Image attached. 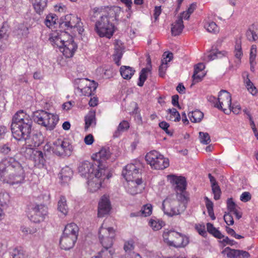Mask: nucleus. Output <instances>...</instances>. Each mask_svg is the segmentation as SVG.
<instances>
[{
    "label": "nucleus",
    "instance_id": "nucleus-12",
    "mask_svg": "<svg viewBox=\"0 0 258 258\" xmlns=\"http://www.w3.org/2000/svg\"><path fill=\"white\" fill-rule=\"evenodd\" d=\"M218 103L215 104V107L222 110L225 114L230 113L229 110L231 105V94L225 90H221L217 98Z\"/></svg>",
    "mask_w": 258,
    "mask_h": 258
},
{
    "label": "nucleus",
    "instance_id": "nucleus-60",
    "mask_svg": "<svg viewBox=\"0 0 258 258\" xmlns=\"http://www.w3.org/2000/svg\"><path fill=\"white\" fill-rule=\"evenodd\" d=\"M251 199V195L249 192L244 191L240 196V199L243 202L249 201Z\"/></svg>",
    "mask_w": 258,
    "mask_h": 258
},
{
    "label": "nucleus",
    "instance_id": "nucleus-11",
    "mask_svg": "<svg viewBox=\"0 0 258 258\" xmlns=\"http://www.w3.org/2000/svg\"><path fill=\"white\" fill-rule=\"evenodd\" d=\"M73 150L72 146L67 140L58 139L53 142L52 152L58 156H69Z\"/></svg>",
    "mask_w": 258,
    "mask_h": 258
},
{
    "label": "nucleus",
    "instance_id": "nucleus-28",
    "mask_svg": "<svg viewBox=\"0 0 258 258\" xmlns=\"http://www.w3.org/2000/svg\"><path fill=\"white\" fill-rule=\"evenodd\" d=\"M47 0H32L33 7L36 12L39 14L43 12L46 7Z\"/></svg>",
    "mask_w": 258,
    "mask_h": 258
},
{
    "label": "nucleus",
    "instance_id": "nucleus-42",
    "mask_svg": "<svg viewBox=\"0 0 258 258\" xmlns=\"http://www.w3.org/2000/svg\"><path fill=\"white\" fill-rule=\"evenodd\" d=\"M234 54L235 57L240 60L243 55V52L241 48V41L240 39L236 40Z\"/></svg>",
    "mask_w": 258,
    "mask_h": 258
},
{
    "label": "nucleus",
    "instance_id": "nucleus-56",
    "mask_svg": "<svg viewBox=\"0 0 258 258\" xmlns=\"http://www.w3.org/2000/svg\"><path fill=\"white\" fill-rule=\"evenodd\" d=\"M11 151V147L9 144H6L0 146V154L4 155H9Z\"/></svg>",
    "mask_w": 258,
    "mask_h": 258
},
{
    "label": "nucleus",
    "instance_id": "nucleus-1",
    "mask_svg": "<svg viewBox=\"0 0 258 258\" xmlns=\"http://www.w3.org/2000/svg\"><path fill=\"white\" fill-rule=\"evenodd\" d=\"M78 170L82 176L88 179L89 189L91 192L99 189L104 180L108 179L112 176L110 170L105 165H94L87 161L80 164Z\"/></svg>",
    "mask_w": 258,
    "mask_h": 258
},
{
    "label": "nucleus",
    "instance_id": "nucleus-49",
    "mask_svg": "<svg viewBox=\"0 0 258 258\" xmlns=\"http://www.w3.org/2000/svg\"><path fill=\"white\" fill-rule=\"evenodd\" d=\"M152 211V206L151 204H147L144 205L142 209L140 211L141 212L142 217H147L150 216Z\"/></svg>",
    "mask_w": 258,
    "mask_h": 258
},
{
    "label": "nucleus",
    "instance_id": "nucleus-50",
    "mask_svg": "<svg viewBox=\"0 0 258 258\" xmlns=\"http://www.w3.org/2000/svg\"><path fill=\"white\" fill-rule=\"evenodd\" d=\"M199 138L201 143L208 145L211 142V138L208 133L200 132Z\"/></svg>",
    "mask_w": 258,
    "mask_h": 258
},
{
    "label": "nucleus",
    "instance_id": "nucleus-52",
    "mask_svg": "<svg viewBox=\"0 0 258 258\" xmlns=\"http://www.w3.org/2000/svg\"><path fill=\"white\" fill-rule=\"evenodd\" d=\"M167 112L171 114V116H173L174 117L173 119L174 121H179L180 120V114L175 108L168 109ZM170 119H172V116H171Z\"/></svg>",
    "mask_w": 258,
    "mask_h": 258
},
{
    "label": "nucleus",
    "instance_id": "nucleus-22",
    "mask_svg": "<svg viewBox=\"0 0 258 258\" xmlns=\"http://www.w3.org/2000/svg\"><path fill=\"white\" fill-rule=\"evenodd\" d=\"M42 135L40 134H35L31 136H30V135L29 138L24 140H28V143L29 144V146L38 147L42 143Z\"/></svg>",
    "mask_w": 258,
    "mask_h": 258
},
{
    "label": "nucleus",
    "instance_id": "nucleus-19",
    "mask_svg": "<svg viewBox=\"0 0 258 258\" xmlns=\"http://www.w3.org/2000/svg\"><path fill=\"white\" fill-rule=\"evenodd\" d=\"M79 230V227L75 223H71L66 226L62 234L72 237L73 236L78 239Z\"/></svg>",
    "mask_w": 258,
    "mask_h": 258
},
{
    "label": "nucleus",
    "instance_id": "nucleus-39",
    "mask_svg": "<svg viewBox=\"0 0 258 258\" xmlns=\"http://www.w3.org/2000/svg\"><path fill=\"white\" fill-rule=\"evenodd\" d=\"M205 28L210 33L216 34L219 32V29L217 24L214 22H206L204 25Z\"/></svg>",
    "mask_w": 258,
    "mask_h": 258
},
{
    "label": "nucleus",
    "instance_id": "nucleus-34",
    "mask_svg": "<svg viewBox=\"0 0 258 258\" xmlns=\"http://www.w3.org/2000/svg\"><path fill=\"white\" fill-rule=\"evenodd\" d=\"M115 235V234L114 233H111V236L99 238L100 242L104 248H111Z\"/></svg>",
    "mask_w": 258,
    "mask_h": 258
},
{
    "label": "nucleus",
    "instance_id": "nucleus-61",
    "mask_svg": "<svg viewBox=\"0 0 258 258\" xmlns=\"http://www.w3.org/2000/svg\"><path fill=\"white\" fill-rule=\"evenodd\" d=\"M224 219L226 223L228 225H232L234 224L233 217L230 213L225 214L224 216Z\"/></svg>",
    "mask_w": 258,
    "mask_h": 258
},
{
    "label": "nucleus",
    "instance_id": "nucleus-48",
    "mask_svg": "<svg viewBox=\"0 0 258 258\" xmlns=\"http://www.w3.org/2000/svg\"><path fill=\"white\" fill-rule=\"evenodd\" d=\"M57 20V18L55 14H49L48 15L45 20V24L47 27L50 28L53 25L56 24V21Z\"/></svg>",
    "mask_w": 258,
    "mask_h": 258
},
{
    "label": "nucleus",
    "instance_id": "nucleus-45",
    "mask_svg": "<svg viewBox=\"0 0 258 258\" xmlns=\"http://www.w3.org/2000/svg\"><path fill=\"white\" fill-rule=\"evenodd\" d=\"M238 249H231L229 247H226L222 253L226 254L229 258H237Z\"/></svg>",
    "mask_w": 258,
    "mask_h": 258
},
{
    "label": "nucleus",
    "instance_id": "nucleus-6",
    "mask_svg": "<svg viewBox=\"0 0 258 258\" xmlns=\"http://www.w3.org/2000/svg\"><path fill=\"white\" fill-rule=\"evenodd\" d=\"M162 236L164 241L167 245L176 248L184 247L189 243L188 237L172 230H164Z\"/></svg>",
    "mask_w": 258,
    "mask_h": 258
},
{
    "label": "nucleus",
    "instance_id": "nucleus-55",
    "mask_svg": "<svg viewBox=\"0 0 258 258\" xmlns=\"http://www.w3.org/2000/svg\"><path fill=\"white\" fill-rule=\"evenodd\" d=\"M162 223L163 222L162 221H157L152 219L149 221V224L150 226L155 231L160 229L162 227Z\"/></svg>",
    "mask_w": 258,
    "mask_h": 258
},
{
    "label": "nucleus",
    "instance_id": "nucleus-15",
    "mask_svg": "<svg viewBox=\"0 0 258 258\" xmlns=\"http://www.w3.org/2000/svg\"><path fill=\"white\" fill-rule=\"evenodd\" d=\"M110 210V203L107 196L104 195L102 197L98 208V215L100 217H104L107 214Z\"/></svg>",
    "mask_w": 258,
    "mask_h": 258
},
{
    "label": "nucleus",
    "instance_id": "nucleus-58",
    "mask_svg": "<svg viewBox=\"0 0 258 258\" xmlns=\"http://www.w3.org/2000/svg\"><path fill=\"white\" fill-rule=\"evenodd\" d=\"M130 185L131 187H129L128 191L131 195H134L141 192V189H139L138 187L139 185H138L137 184L133 185L131 182L130 183Z\"/></svg>",
    "mask_w": 258,
    "mask_h": 258
},
{
    "label": "nucleus",
    "instance_id": "nucleus-9",
    "mask_svg": "<svg viewBox=\"0 0 258 258\" xmlns=\"http://www.w3.org/2000/svg\"><path fill=\"white\" fill-rule=\"evenodd\" d=\"M21 152L26 158H29L32 160L35 166L41 168L43 167L45 165L46 160L44 154L42 151L26 146L21 148Z\"/></svg>",
    "mask_w": 258,
    "mask_h": 258
},
{
    "label": "nucleus",
    "instance_id": "nucleus-36",
    "mask_svg": "<svg viewBox=\"0 0 258 258\" xmlns=\"http://www.w3.org/2000/svg\"><path fill=\"white\" fill-rule=\"evenodd\" d=\"M207 231L210 234H212L217 238L221 239L224 237V235H223L220 231L214 227L213 225L210 223H208L207 224Z\"/></svg>",
    "mask_w": 258,
    "mask_h": 258
},
{
    "label": "nucleus",
    "instance_id": "nucleus-63",
    "mask_svg": "<svg viewBox=\"0 0 258 258\" xmlns=\"http://www.w3.org/2000/svg\"><path fill=\"white\" fill-rule=\"evenodd\" d=\"M114 74V71L111 67H108L104 70V76L105 78H111L113 76Z\"/></svg>",
    "mask_w": 258,
    "mask_h": 258
},
{
    "label": "nucleus",
    "instance_id": "nucleus-14",
    "mask_svg": "<svg viewBox=\"0 0 258 258\" xmlns=\"http://www.w3.org/2000/svg\"><path fill=\"white\" fill-rule=\"evenodd\" d=\"M47 214V208L43 205H37L32 209L29 214V218L34 223L43 221Z\"/></svg>",
    "mask_w": 258,
    "mask_h": 258
},
{
    "label": "nucleus",
    "instance_id": "nucleus-2",
    "mask_svg": "<svg viewBox=\"0 0 258 258\" xmlns=\"http://www.w3.org/2000/svg\"><path fill=\"white\" fill-rule=\"evenodd\" d=\"M2 177L11 185L23 183L25 173L21 164L14 157L3 159L0 162V178Z\"/></svg>",
    "mask_w": 258,
    "mask_h": 258
},
{
    "label": "nucleus",
    "instance_id": "nucleus-20",
    "mask_svg": "<svg viewBox=\"0 0 258 258\" xmlns=\"http://www.w3.org/2000/svg\"><path fill=\"white\" fill-rule=\"evenodd\" d=\"M247 39L251 42L258 39V27L254 24L250 25L246 32Z\"/></svg>",
    "mask_w": 258,
    "mask_h": 258
},
{
    "label": "nucleus",
    "instance_id": "nucleus-59",
    "mask_svg": "<svg viewBox=\"0 0 258 258\" xmlns=\"http://www.w3.org/2000/svg\"><path fill=\"white\" fill-rule=\"evenodd\" d=\"M227 209L230 212H232L236 209V205L233 202L232 198L228 199L227 201Z\"/></svg>",
    "mask_w": 258,
    "mask_h": 258
},
{
    "label": "nucleus",
    "instance_id": "nucleus-4",
    "mask_svg": "<svg viewBox=\"0 0 258 258\" xmlns=\"http://www.w3.org/2000/svg\"><path fill=\"white\" fill-rule=\"evenodd\" d=\"M120 10L118 7L108 8L105 13L100 16L95 24V30L100 37L110 38L114 31L113 21L117 20V12Z\"/></svg>",
    "mask_w": 258,
    "mask_h": 258
},
{
    "label": "nucleus",
    "instance_id": "nucleus-51",
    "mask_svg": "<svg viewBox=\"0 0 258 258\" xmlns=\"http://www.w3.org/2000/svg\"><path fill=\"white\" fill-rule=\"evenodd\" d=\"M212 192L214 194V199L215 200H218L221 197V191L218 184L211 186Z\"/></svg>",
    "mask_w": 258,
    "mask_h": 258
},
{
    "label": "nucleus",
    "instance_id": "nucleus-43",
    "mask_svg": "<svg viewBox=\"0 0 258 258\" xmlns=\"http://www.w3.org/2000/svg\"><path fill=\"white\" fill-rule=\"evenodd\" d=\"M245 85L247 90L252 95L254 96L257 94V90L256 88L248 78L245 80Z\"/></svg>",
    "mask_w": 258,
    "mask_h": 258
},
{
    "label": "nucleus",
    "instance_id": "nucleus-13",
    "mask_svg": "<svg viewBox=\"0 0 258 258\" xmlns=\"http://www.w3.org/2000/svg\"><path fill=\"white\" fill-rule=\"evenodd\" d=\"M178 203L176 201L170 198H166L162 203V209L165 214L169 216L178 215L182 212L177 207Z\"/></svg>",
    "mask_w": 258,
    "mask_h": 258
},
{
    "label": "nucleus",
    "instance_id": "nucleus-53",
    "mask_svg": "<svg viewBox=\"0 0 258 258\" xmlns=\"http://www.w3.org/2000/svg\"><path fill=\"white\" fill-rule=\"evenodd\" d=\"M205 74L204 72L198 73L194 72V74L192 76L193 83L192 85L195 83L200 82L203 78L205 76Z\"/></svg>",
    "mask_w": 258,
    "mask_h": 258
},
{
    "label": "nucleus",
    "instance_id": "nucleus-57",
    "mask_svg": "<svg viewBox=\"0 0 258 258\" xmlns=\"http://www.w3.org/2000/svg\"><path fill=\"white\" fill-rule=\"evenodd\" d=\"M8 28L5 25H3L0 29V38L4 40L7 39L8 37Z\"/></svg>",
    "mask_w": 258,
    "mask_h": 258
},
{
    "label": "nucleus",
    "instance_id": "nucleus-35",
    "mask_svg": "<svg viewBox=\"0 0 258 258\" xmlns=\"http://www.w3.org/2000/svg\"><path fill=\"white\" fill-rule=\"evenodd\" d=\"M207 231L210 234H212L217 238L221 239L224 237V235H223L220 231L214 227L213 225L210 223H208L207 224Z\"/></svg>",
    "mask_w": 258,
    "mask_h": 258
},
{
    "label": "nucleus",
    "instance_id": "nucleus-21",
    "mask_svg": "<svg viewBox=\"0 0 258 258\" xmlns=\"http://www.w3.org/2000/svg\"><path fill=\"white\" fill-rule=\"evenodd\" d=\"M169 165V162L168 158H164L162 155L158 157V160H156L155 164H154L151 167L155 169H164L168 167Z\"/></svg>",
    "mask_w": 258,
    "mask_h": 258
},
{
    "label": "nucleus",
    "instance_id": "nucleus-25",
    "mask_svg": "<svg viewBox=\"0 0 258 258\" xmlns=\"http://www.w3.org/2000/svg\"><path fill=\"white\" fill-rule=\"evenodd\" d=\"M135 71L129 66H121L120 68V73L124 79L130 80L133 76Z\"/></svg>",
    "mask_w": 258,
    "mask_h": 258
},
{
    "label": "nucleus",
    "instance_id": "nucleus-18",
    "mask_svg": "<svg viewBox=\"0 0 258 258\" xmlns=\"http://www.w3.org/2000/svg\"><path fill=\"white\" fill-rule=\"evenodd\" d=\"M172 182L175 184V190L176 192H181L185 191L186 187V181L185 177L183 176H177L172 175Z\"/></svg>",
    "mask_w": 258,
    "mask_h": 258
},
{
    "label": "nucleus",
    "instance_id": "nucleus-47",
    "mask_svg": "<svg viewBox=\"0 0 258 258\" xmlns=\"http://www.w3.org/2000/svg\"><path fill=\"white\" fill-rule=\"evenodd\" d=\"M89 80L86 78L77 79L75 80V84L78 85V89L81 90L89 85Z\"/></svg>",
    "mask_w": 258,
    "mask_h": 258
},
{
    "label": "nucleus",
    "instance_id": "nucleus-44",
    "mask_svg": "<svg viewBox=\"0 0 258 258\" xmlns=\"http://www.w3.org/2000/svg\"><path fill=\"white\" fill-rule=\"evenodd\" d=\"M150 71V69L147 68H144L141 70L139 79V81L138 83V85L139 86L142 87L143 86L144 83L147 78L146 74L147 73V72Z\"/></svg>",
    "mask_w": 258,
    "mask_h": 258
},
{
    "label": "nucleus",
    "instance_id": "nucleus-23",
    "mask_svg": "<svg viewBox=\"0 0 258 258\" xmlns=\"http://www.w3.org/2000/svg\"><path fill=\"white\" fill-rule=\"evenodd\" d=\"M184 28L183 21L181 19H177L171 25V34L173 36H177L180 34Z\"/></svg>",
    "mask_w": 258,
    "mask_h": 258
},
{
    "label": "nucleus",
    "instance_id": "nucleus-7",
    "mask_svg": "<svg viewBox=\"0 0 258 258\" xmlns=\"http://www.w3.org/2000/svg\"><path fill=\"white\" fill-rule=\"evenodd\" d=\"M59 27L64 30H72V32L77 31L79 34H82L84 31L83 23L81 19L73 15H67L63 19L60 20Z\"/></svg>",
    "mask_w": 258,
    "mask_h": 258
},
{
    "label": "nucleus",
    "instance_id": "nucleus-24",
    "mask_svg": "<svg viewBox=\"0 0 258 258\" xmlns=\"http://www.w3.org/2000/svg\"><path fill=\"white\" fill-rule=\"evenodd\" d=\"M57 210L59 212L66 216L69 212V207L67 205V200L64 196L60 197L57 203Z\"/></svg>",
    "mask_w": 258,
    "mask_h": 258
},
{
    "label": "nucleus",
    "instance_id": "nucleus-30",
    "mask_svg": "<svg viewBox=\"0 0 258 258\" xmlns=\"http://www.w3.org/2000/svg\"><path fill=\"white\" fill-rule=\"evenodd\" d=\"M105 223H103L99 231V238H103L106 237L111 236V233H114L115 230L112 227H106L104 226Z\"/></svg>",
    "mask_w": 258,
    "mask_h": 258
},
{
    "label": "nucleus",
    "instance_id": "nucleus-8",
    "mask_svg": "<svg viewBox=\"0 0 258 258\" xmlns=\"http://www.w3.org/2000/svg\"><path fill=\"white\" fill-rule=\"evenodd\" d=\"M54 43L59 48L64 56L67 58L73 57L76 51L78 46L72 38L65 41L60 36H57L53 39Z\"/></svg>",
    "mask_w": 258,
    "mask_h": 258
},
{
    "label": "nucleus",
    "instance_id": "nucleus-64",
    "mask_svg": "<svg viewBox=\"0 0 258 258\" xmlns=\"http://www.w3.org/2000/svg\"><path fill=\"white\" fill-rule=\"evenodd\" d=\"M134 242L133 240H130L127 242H125L123 248L124 250L127 251H131L134 248Z\"/></svg>",
    "mask_w": 258,
    "mask_h": 258
},
{
    "label": "nucleus",
    "instance_id": "nucleus-17",
    "mask_svg": "<svg viewBox=\"0 0 258 258\" xmlns=\"http://www.w3.org/2000/svg\"><path fill=\"white\" fill-rule=\"evenodd\" d=\"M111 153L108 148H102L98 153L95 154L96 158L97 165H105L108 168L106 163V160L110 157Z\"/></svg>",
    "mask_w": 258,
    "mask_h": 258
},
{
    "label": "nucleus",
    "instance_id": "nucleus-31",
    "mask_svg": "<svg viewBox=\"0 0 258 258\" xmlns=\"http://www.w3.org/2000/svg\"><path fill=\"white\" fill-rule=\"evenodd\" d=\"M130 127L129 123L126 120H123L119 124L117 130L113 134L114 138L118 137L122 132L127 131Z\"/></svg>",
    "mask_w": 258,
    "mask_h": 258
},
{
    "label": "nucleus",
    "instance_id": "nucleus-40",
    "mask_svg": "<svg viewBox=\"0 0 258 258\" xmlns=\"http://www.w3.org/2000/svg\"><path fill=\"white\" fill-rule=\"evenodd\" d=\"M15 32L19 36H27L29 33L28 28L23 23L19 24L15 30Z\"/></svg>",
    "mask_w": 258,
    "mask_h": 258
},
{
    "label": "nucleus",
    "instance_id": "nucleus-37",
    "mask_svg": "<svg viewBox=\"0 0 258 258\" xmlns=\"http://www.w3.org/2000/svg\"><path fill=\"white\" fill-rule=\"evenodd\" d=\"M97 86L98 84L93 81L92 84L89 83V85L83 90H81V91L85 96H89L92 95V92L96 90Z\"/></svg>",
    "mask_w": 258,
    "mask_h": 258
},
{
    "label": "nucleus",
    "instance_id": "nucleus-32",
    "mask_svg": "<svg viewBox=\"0 0 258 258\" xmlns=\"http://www.w3.org/2000/svg\"><path fill=\"white\" fill-rule=\"evenodd\" d=\"M188 116L191 122H200L204 117V113L199 110H196L190 112Z\"/></svg>",
    "mask_w": 258,
    "mask_h": 258
},
{
    "label": "nucleus",
    "instance_id": "nucleus-62",
    "mask_svg": "<svg viewBox=\"0 0 258 258\" xmlns=\"http://www.w3.org/2000/svg\"><path fill=\"white\" fill-rule=\"evenodd\" d=\"M159 127L163 130L166 134L169 135L171 136L172 135V133H171L168 130V127H169V124L166 121H163L159 123Z\"/></svg>",
    "mask_w": 258,
    "mask_h": 258
},
{
    "label": "nucleus",
    "instance_id": "nucleus-41",
    "mask_svg": "<svg viewBox=\"0 0 258 258\" xmlns=\"http://www.w3.org/2000/svg\"><path fill=\"white\" fill-rule=\"evenodd\" d=\"M226 53L227 52L226 51H220L218 50H213L208 55V60L210 61L217 58L221 57L224 56Z\"/></svg>",
    "mask_w": 258,
    "mask_h": 258
},
{
    "label": "nucleus",
    "instance_id": "nucleus-38",
    "mask_svg": "<svg viewBox=\"0 0 258 258\" xmlns=\"http://www.w3.org/2000/svg\"><path fill=\"white\" fill-rule=\"evenodd\" d=\"M62 180L67 182L69 181L73 175V171L68 167L62 168L60 173Z\"/></svg>",
    "mask_w": 258,
    "mask_h": 258
},
{
    "label": "nucleus",
    "instance_id": "nucleus-16",
    "mask_svg": "<svg viewBox=\"0 0 258 258\" xmlns=\"http://www.w3.org/2000/svg\"><path fill=\"white\" fill-rule=\"evenodd\" d=\"M77 240V238L73 236L72 237L62 234L59 240L60 248L66 250H69L74 246Z\"/></svg>",
    "mask_w": 258,
    "mask_h": 258
},
{
    "label": "nucleus",
    "instance_id": "nucleus-33",
    "mask_svg": "<svg viewBox=\"0 0 258 258\" xmlns=\"http://www.w3.org/2000/svg\"><path fill=\"white\" fill-rule=\"evenodd\" d=\"M115 53L113 54V59L115 63L117 64V66H119L120 65V60L122 56V51L123 50V48L122 46L118 45L117 44L115 46Z\"/></svg>",
    "mask_w": 258,
    "mask_h": 258
},
{
    "label": "nucleus",
    "instance_id": "nucleus-26",
    "mask_svg": "<svg viewBox=\"0 0 258 258\" xmlns=\"http://www.w3.org/2000/svg\"><path fill=\"white\" fill-rule=\"evenodd\" d=\"M160 155L161 154L156 151H152L147 154L145 159L147 162L152 166L155 164L156 160H158Z\"/></svg>",
    "mask_w": 258,
    "mask_h": 258
},
{
    "label": "nucleus",
    "instance_id": "nucleus-27",
    "mask_svg": "<svg viewBox=\"0 0 258 258\" xmlns=\"http://www.w3.org/2000/svg\"><path fill=\"white\" fill-rule=\"evenodd\" d=\"M85 129L86 131L90 126H94L96 125L95 112L94 111H90L85 116Z\"/></svg>",
    "mask_w": 258,
    "mask_h": 258
},
{
    "label": "nucleus",
    "instance_id": "nucleus-54",
    "mask_svg": "<svg viewBox=\"0 0 258 258\" xmlns=\"http://www.w3.org/2000/svg\"><path fill=\"white\" fill-rule=\"evenodd\" d=\"M256 55V46L255 45H252L250 48L249 62L250 64L252 65V63H256L255 59Z\"/></svg>",
    "mask_w": 258,
    "mask_h": 258
},
{
    "label": "nucleus",
    "instance_id": "nucleus-5",
    "mask_svg": "<svg viewBox=\"0 0 258 258\" xmlns=\"http://www.w3.org/2000/svg\"><path fill=\"white\" fill-rule=\"evenodd\" d=\"M34 121L49 131L53 130L59 120L57 114L47 112L44 110L37 111L33 113Z\"/></svg>",
    "mask_w": 258,
    "mask_h": 258
},
{
    "label": "nucleus",
    "instance_id": "nucleus-46",
    "mask_svg": "<svg viewBox=\"0 0 258 258\" xmlns=\"http://www.w3.org/2000/svg\"><path fill=\"white\" fill-rule=\"evenodd\" d=\"M177 193V198L179 202H180L183 204V208L181 210V211H184L186 209L185 204L187 203L188 198L186 195L185 192L184 191L181 192H176Z\"/></svg>",
    "mask_w": 258,
    "mask_h": 258
},
{
    "label": "nucleus",
    "instance_id": "nucleus-29",
    "mask_svg": "<svg viewBox=\"0 0 258 258\" xmlns=\"http://www.w3.org/2000/svg\"><path fill=\"white\" fill-rule=\"evenodd\" d=\"M114 250L112 248H104L96 256L92 258H113Z\"/></svg>",
    "mask_w": 258,
    "mask_h": 258
},
{
    "label": "nucleus",
    "instance_id": "nucleus-3",
    "mask_svg": "<svg viewBox=\"0 0 258 258\" xmlns=\"http://www.w3.org/2000/svg\"><path fill=\"white\" fill-rule=\"evenodd\" d=\"M32 121L23 110L17 111L13 116L11 129L13 137L17 140H26L32 131Z\"/></svg>",
    "mask_w": 258,
    "mask_h": 258
},
{
    "label": "nucleus",
    "instance_id": "nucleus-10",
    "mask_svg": "<svg viewBox=\"0 0 258 258\" xmlns=\"http://www.w3.org/2000/svg\"><path fill=\"white\" fill-rule=\"evenodd\" d=\"M122 175L127 181L131 182L133 185L137 184L140 185L142 183L139 169L133 164L127 165L122 170Z\"/></svg>",
    "mask_w": 258,
    "mask_h": 258
}]
</instances>
